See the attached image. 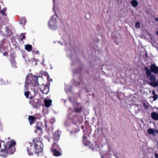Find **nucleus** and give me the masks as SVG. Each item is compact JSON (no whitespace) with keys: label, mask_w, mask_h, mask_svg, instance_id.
Returning <instances> with one entry per match:
<instances>
[{"label":"nucleus","mask_w":158,"mask_h":158,"mask_svg":"<svg viewBox=\"0 0 158 158\" xmlns=\"http://www.w3.org/2000/svg\"><path fill=\"white\" fill-rule=\"evenodd\" d=\"M150 69L148 67L145 66L144 69L146 72V74L147 77H149L151 82L149 83L150 85L156 87L158 86V79L156 81V76L153 74H151V73H153L155 74H158V66L156 64H152L150 66Z\"/></svg>","instance_id":"7ed1b4c3"},{"label":"nucleus","mask_w":158,"mask_h":158,"mask_svg":"<svg viewBox=\"0 0 158 158\" xmlns=\"http://www.w3.org/2000/svg\"><path fill=\"white\" fill-rule=\"evenodd\" d=\"M25 49L27 51L30 52H31L32 49V47L31 45L30 44H25Z\"/></svg>","instance_id":"2eb2a0df"},{"label":"nucleus","mask_w":158,"mask_h":158,"mask_svg":"<svg viewBox=\"0 0 158 158\" xmlns=\"http://www.w3.org/2000/svg\"><path fill=\"white\" fill-rule=\"evenodd\" d=\"M140 24L139 22H137L135 24V27L136 28H139L140 27Z\"/></svg>","instance_id":"bb28decb"},{"label":"nucleus","mask_w":158,"mask_h":158,"mask_svg":"<svg viewBox=\"0 0 158 158\" xmlns=\"http://www.w3.org/2000/svg\"><path fill=\"white\" fill-rule=\"evenodd\" d=\"M152 94L153 95V96H152L153 100L154 101L156 100L158 98V96L157 94H156L155 91L154 90H153L152 91Z\"/></svg>","instance_id":"412c9836"},{"label":"nucleus","mask_w":158,"mask_h":158,"mask_svg":"<svg viewBox=\"0 0 158 158\" xmlns=\"http://www.w3.org/2000/svg\"><path fill=\"white\" fill-rule=\"evenodd\" d=\"M42 74L44 75V76H47V79H48V81H49V75H48V73H47V72H43V73H42Z\"/></svg>","instance_id":"cd10ccee"},{"label":"nucleus","mask_w":158,"mask_h":158,"mask_svg":"<svg viewBox=\"0 0 158 158\" xmlns=\"http://www.w3.org/2000/svg\"><path fill=\"white\" fill-rule=\"evenodd\" d=\"M16 143L11 140L5 143L2 140L0 142V156L6 157L8 155L13 154L15 151V146Z\"/></svg>","instance_id":"f257e3e1"},{"label":"nucleus","mask_w":158,"mask_h":158,"mask_svg":"<svg viewBox=\"0 0 158 158\" xmlns=\"http://www.w3.org/2000/svg\"><path fill=\"white\" fill-rule=\"evenodd\" d=\"M35 133L38 132V131H40L41 132L42 131V129L38 126L37 124H36L35 126Z\"/></svg>","instance_id":"f3484780"},{"label":"nucleus","mask_w":158,"mask_h":158,"mask_svg":"<svg viewBox=\"0 0 158 158\" xmlns=\"http://www.w3.org/2000/svg\"><path fill=\"white\" fill-rule=\"evenodd\" d=\"M78 84L79 85H80V82H78Z\"/></svg>","instance_id":"a19ab883"},{"label":"nucleus","mask_w":158,"mask_h":158,"mask_svg":"<svg viewBox=\"0 0 158 158\" xmlns=\"http://www.w3.org/2000/svg\"><path fill=\"white\" fill-rule=\"evenodd\" d=\"M30 93H31L30 91H26L24 93V95L27 98L29 99L33 98V97L32 96H31L29 97V95Z\"/></svg>","instance_id":"6ab92c4d"},{"label":"nucleus","mask_w":158,"mask_h":158,"mask_svg":"<svg viewBox=\"0 0 158 158\" xmlns=\"http://www.w3.org/2000/svg\"><path fill=\"white\" fill-rule=\"evenodd\" d=\"M31 83L34 86H37L39 85L38 83V77L37 76H33L31 77Z\"/></svg>","instance_id":"6e6552de"},{"label":"nucleus","mask_w":158,"mask_h":158,"mask_svg":"<svg viewBox=\"0 0 158 158\" xmlns=\"http://www.w3.org/2000/svg\"><path fill=\"white\" fill-rule=\"evenodd\" d=\"M83 142L84 144L85 145H88L89 144V142L87 140V137L86 135H84L83 136Z\"/></svg>","instance_id":"ddd939ff"},{"label":"nucleus","mask_w":158,"mask_h":158,"mask_svg":"<svg viewBox=\"0 0 158 158\" xmlns=\"http://www.w3.org/2000/svg\"><path fill=\"white\" fill-rule=\"evenodd\" d=\"M45 127H47V124H45Z\"/></svg>","instance_id":"ea45409f"},{"label":"nucleus","mask_w":158,"mask_h":158,"mask_svg":"<svg viewBox=\"0 0 158 158\" xmlns=\"http://www.w3.org/2000/svg\"><path fill=\"white\" fill-rule=\"evenodd\" d=\"M34 145L33 146L31 143H29L27 147V151L29 156L33 155V154H37L38 156L42 152L43 144L42 141L39 137H35L32 140Z\"/></svg>","instance_id":"f03ea898"},{"label":"nucleus","mask_w":158,"mask_h":158,"mask_svg":"<svg viewBox=\"0 0 158 158\" xmlns=\"http://www.w3.org/2000/svg\"><path fill=\"white\" fill-rule=\"evenodd\" d=\"M49 91V88L48 86L47 88H46V89L44 90L42 93H43L44 94H47L48 93Z\"/></svg>","instance_id":"393cba45"},{"label":"nucleus","mask_w":158,"mask_h":158,"mask_svg":"<svg viewBox=\"0 0 158 158\" xmlns=\"http://www.w3.org/2000/svg\"><path fill=\"white\" fill-rule=\"evenodd\" d=\"M48 86L45 85H42L40 87V89L42 92L46 88H47Z\"/></svg>","instance_id":"b1692460"},{"label":"nucleus","mask_w":158,"mask_h":158,"mask_svg":"<svg viewBox=\"0 0 158 158\" xmlns=\"http://www.w3.org/2000/svg\"><path fill=\"white\" fill-rule=\"evenodd\" d=\"M155 131L158 132L157 130H155ZM154 130L152 128L149 129L147 131V132L149 134H154Z\"/></svg>","instance_id":"4be33fe9"},{"label":"nucleus","mask_w":158,"mask_h":158,"mask_svg":"<svg viewBox=\"0 0 158 158\" xmlns=\"http://www.w3.org/2000/svg\"><path fill=\"white\" fill-rule=\"evenodd\" d=\"M49 81H52V79H49Z\"/></svg>","instance_id":"4c0bfd02"},{"label":"nucleus","mask_w":158,"mask_h":158,"mask_svg":"<svg viewBox=\"0 0 158 158\" xmlns=\"http://www.w3.org/2000/svg\"><path fill=\"white\" fill-rule=\"evenodd\" d=\"M154 156L156 158H158V154L156 153L154 155Z\"/></svg>","instance_id":"72a5a7b5"},{"label":"nucleus","mask_w":158,"mask_h":158,"mask_svg":"<svg viewBox=\"0 0 158 158\" xmlns=\"http://www.w3.org/2000/svg\"><path fill=\"white\" fill-rule=\"evenodd\" d=\"M6 11V9L5 8H3L1 11V13L3 15L5 16L6 15V14L5 13Z\"/></svg>","instance_id":"c85d7f7f"},{"label":"nucleus","mask_w":158,"mask_h":158,"mask_svg":"<svg viewBox=\"0 0 158 158\" xmlns=\"http://www.w3.org/2000/svg\"><path fill=\"white\" fill-rule=\"evenodd\" d=\"M80 103H76L74 104V110L73 111V112H76L77 113H81L82 111V108L81 106L77 107Z\"/></svg>","instance_id":"1a4fd4ad"},{"label":"nucleus","mask_w":158,"mask_h":158,"mask_svg":"<svg viewBox=\"0 0 158 158\" xmlns=\"http://www.w3.org/2000/svg\"><path fill=\"white\" fill-rule=\"evenodd\" d=\"M54 142V143L52 146L51 150H53V149H57L59 148V146L57 143V142Z\"/></svg>","instance_id":"a211bd4d"},{"label":"nucleus","mask_w":158,"mask_h":158,"mask_svg":"<svg viewBox=\"0 0 158 158\" xmlns=\"http://www.w3.org/2000/svg\"><path fill=\"white\" fill-rule=\"evenodd\" d=\"M10 60L12 66L14 68H16L17 67L16 63L15 57L13 56V55H10Z\"/></svg>","instance_id":"423d86ee"},{"label":"nucleus","mask_w":158,"mask_h":158,"mask_svg":"<svg viewBox=\"0 0 158 158\" xmlns=\"http://www.w3.org/2000/svg\"><path fill=\"white\" fill-rule=\"evenodd\" d=\"M29 103L35 109L38 108L40 105V103L37 99H31L29 101Z\"/></svg>","instance_id":"39448f33"},{"label":"nucleus","mask_w":158,"mask_h":158,"mask_svg":"<svg viewBox=\"0 0 158 158\" xmlns=\"http://www.w3.org/2000/svg\"><path fill=\"white\" fill-rule=\"evenodd\" d=\"M35 53L37 54H40V52L38 51H35Z\"/></svg>","instance_id":"f704fd0d"},{"label":"nucleus","mask_w":158,"mask_h":158,"mask_svg":"<svg viewBox=\"0 0 158 158\" xmlns=\"http://www.w3.org/2000/svg\"><path fill=\"white\" fill-rule=\"evenodd\" d=\"M86 92H88V90H86Z\"/></svg>","instance_id":"79ce46f5"},{"label":"nucleus","mask_w":158,"mask_h":158,"mask_svg":"<svg viewBox=\"0 0 158 158\" xmlns=\"http://www.w3.org/2000/svg\"><path fill=\"white\" fill-rule=\"evenodd\" d=\"M115 43L117 45H118L119 44V42H117L116 40L115 41Z\"/></svg>","instance_id":"e433bc0d"},{"label":"nucleus","mask_w":158,"mask_h":158,"mask_svg":"<svg viewBox=\"0 0 158 158\" xmlns=\"http://www.w3.org/2000/svg\"><path fill=\"white\" fill-rule=\"evenodd\" d=\"M156 34L157 35H158V31H157L156 32Z\"/></svg>","instance_id":"58836bf2"},{"label":"nucleus","mask_w":158,"mask_h":158,"mask_svg":"<svg viewBox=\"0 0 158 158\" xmlns=\"http://www.w3.org/2000/svg\"><path fill=\"white\" fill-rule=\"evenodd\" d=\"M7 31L8 33L9 34L8 35V36H10L11 35V34H12V32L9 29H7Z\"/></svg>","instance_id":"7c9ffc66"},{"label":"nucleus","mask_w":158,"mask_h":158,"mask_svg":"<svg viewBox=\"0 0 158 158\" xmlns=\"http://www.w3.org/2000/svg\"><path fill=\"white\" fill-rule=\"evenodd\" d=\"M57 18V15L56 14L51 17L48 22V26L50 29L52 30L56 29L58 26Z\"/></svg>","instance_id":"20e7f679"},{"label":"nucleus","mask_w":158,"mask_h":158,"mask_svg":"<svg viewBox=\"0 0 158 158\" xmlns=\"http://www.w3.org/2000/svg\"><path fill=\"white\" fill-rule=\"evenodd\" d=\"M27 77L25 84L24 89L25 90H27L28 89L29 84H28V81L27 82Z\"/></svg>","instance_id":"5701e85b"},{"label":"nucleus","mask_w":158,"mask_h":158,"mask_svg":"<svg viewBox=\"0 0 158 158\" xmlns=\"http://www.w3.org/2000/svg\"><path fill=\"white\" fill-rule=\"evenodd\" d=\"M28 119L30 124L31 125L35 123L36 118L34 116L29 115L28 116Z\"/></svg>","instance_id":"9d476101"},{"label":"nucleus","mask_w":158,"mask_h":158,"mask_svg":"<svg viewBox=\"0 0 158 158\" xmlns=\"http://www.w3.org/2000/svg\"><path fill=\"white\" fill-rule=\"evenodd\" d=\"M27 20L25 17H21L20 18L19 23L20 24L24 25L27 23Z\"/></svg>","instance_id":"dca6fc26"},{"label":"nucleus","mask_w":158,"mask_h":158,"mask_svg":"<svg viewBox=\"0 0 158 158\" xmlns=\"http://www.w3.org/2000/svg\"><path fill=\"white\" fill-rule=\"evenodd\" d=\"M155 19L156 21L158 22V18H156Z\"/></svg>","instance_id":"c9c22d12"},{"label":"nucleus","mask_w":158,"mask_h":158,"mask_svg":"<svg viewBox=\"0 0 158 158\" xmlns=\"http://www.w3.org/2000/svg\"><path fill=\"white\" fill-rule=\"evenodd\" d=\"M60 134L58 131H56L53 133L52 138L53 139L54 142H57L60 139Z\"/></svg>","instance_id":"0eeeda50"},{"label":"nucleus","mask_w":158,"mask_h":158,"mask_svg":"<svg viewBox=\"0 0 158 158\" xmlns=\"http://www.w3.org/2000/svg\"><path fill=\"white\" fill-rule=\"evenodd\" d=\"M151 118L154 120H158V114L155 112L151 113Z\"/></svg>","instance_id":"f8f14e48"},{"label":"nucleus","mask_w":158,"mask_h":158,"mask_svg":"<svg viewBox=\"0 0 158 158\" xmlns=\"http://www.w3.org/2000/svg\"><path fill=\"white\" fill-rule=\"evenodd\" d=\"M53 155L55 156H58L61 155V153L58 151H57V149H53V150H51Z\"/></svg>","instance_id":"9b49d317"},{"label":"nucleus","mask_w":158,"mask_h":158,"mask_svg":"<svg viewBox=\"0 0 158 158\" xmlns=\"http://www.w3.org/2000/svg\"><path fill=\"white\" fill-rule=\"evenodd\" d=\"M143 105L145 109H148L149 107V106L148 105H146L145 103H143Z\"/></svg>","instance_id":"2f4dec72"},{"label":"nucleus","mask_w":158,"mask_h":158,"mask_svg":"<svg viewBox=\"0 0 158 158\" xmlns=\"http://www.w3.org/2000/svg\"><path fill=\"white\" fill-rule=\"evenodd\" d=\"M50 123L52 124H54L55 122V119L54 118H51L50 121Z\"/></svg>","instance_id":"c756f323"},{"label":"nucleus","mask_w":158,"mask_h":158,"mask_svg":"<svg viewBox=\"0 0 158 158\" xmlns=\"http://www.w3.org/2000/svg\"><path fill=\"white\" fill-rule=\"evenodd\" d=\"M131 4L133 7H135L138 5V2L136 0H132Z\"/></svg>","instance_id":"aec40b11"},{"label":"nucleus","mask_w":158,"mask_h":158,"mask_svg":"<svg viewBox=\"0 0 158 158\" xmlns=\"http://www.w3.org/2000/svg\"><path fill=\"white\" fill-rule=\"evenodd\" d=\"M25 34L24 33H22L20 36V39L21 41H23V40L25 38Z\"/></svg>","instance_id":"a878e982"},{"label":"nucleus","mask_w":158,"mask_h":158,"mask_svg":"<svg viewBox=\"0 0 158 158\" xmlns=\"http://www.w3.org/2000/svg\"><path fill=\"white\" fill-rule=\"evenodd\" d=\"M52 102V100L45 99L44 100V104L45 106L47 107H49L51 106Z\"/></svg>","instance_id":"4468645a"},{"label":"nucleus","mask_w":158,"mask_h":158,"mask_svg":"<svg viewBox=\"0 0 158 158\" xmlns=\"http://www.w3.org/2000/svg\"><path fill=\"white\" fill-rule=\"evenodd\" d=\"M3 55L5 56H6L8 55V53L7 52H5L3 53Z\"/></svg>","instance_id":"473e14b6"}]
</instances>
